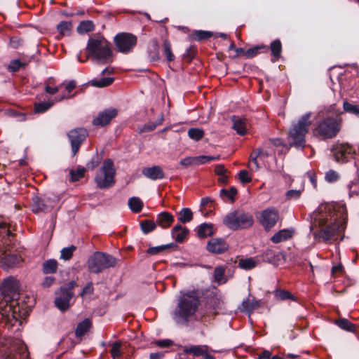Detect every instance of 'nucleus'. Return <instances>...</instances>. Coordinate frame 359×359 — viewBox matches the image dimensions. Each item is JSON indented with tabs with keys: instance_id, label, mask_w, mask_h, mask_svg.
Instances as JSON below:
<instances>
[{
	"instance_id": "393cba45",
	"label": "nucleus",
	"mask_w": 359,
	"mask_h": 359,
	"mask_svg": "<svg viewBox=\"0 0 359 359\" xmlns=\"http://www.w3.org/2000/svg\"><path fill=\"white\" fill-rule=\"evenodd\" d=\"M270 48L273 56L272 62H274L280 58L282 53V44L280 41L279 39L273 41L270 45Z\"/></svg>"
},
{
	"instance_id": "3c124183",
	"label": "nucleus",
	"mask_w": 359,
	"mask_h": 359,
	"mask_svg": "<svg viewBox=\"0 0 359 359\" xmlns=\"http://www.w3.org/2000/svg\"><path fill=\"white\" fill-rule=\"evenodd\" d=\"M302 194L301 190L291 189L286 192L285 196L287 200L297 199Z\"/></svg>"
},
{
	"instance_id": "37998d69",
	"label": "nucleus",
	"mask_w": 359,
	"mask_h": 359,
	"mask_svg": "<svg viewBox=\"0 0 359 359\" xmlns=\"http://www.w3.org/2000/svg\"><path fill=\"white\" fill-rule=\"evenodd\" d=\"M343 109L344 111L347 113L359 116V105L351 104L350 102L345 100L343 103Z\"/></svg>"
},
{
	"instance_id": "423d86ee",
	"label": "nucleus",
	"mask_w": 359,
	"mask_h": 359,
	"mask_svg": "<svg viewBox=\"0 0 359 359\" xmlns=\"http://www.w3.org/2000/svg\"><path fill=\"white\" fill-rule=\"evenodd\" d=\"M116 262V258L112 255L95 252L88 259L87 266L90 273H100L107 269L114 267Z\"/></svg>"
},
{
	"instance_id": "e2e57ef3",
	"label": "nucleus",
	"mask_w": 359,
	"mask_h": 359,
	"mask_svg": "<svg viewBox=\"0 0 359 359\" xmlns=\"http://www.w3.org/2000/svg\"><path fill=\"white\" fill-rule=\"evenodd\" d=\"M180 164L184 167L195 165L194 157H187L180 161Z\"/></svg>"
},
{
	"instance_id": "5701e85b",
	"label": "nucleus",
	"mask_w": 359,
	"mask_h": 359,
	"mask_svg": "<svg viewBox=\"0 0 359 359\" xmlns=\"http://www.w3.org/2000/svg\"><path fill=\"white\" fill-rule=\"evenodd\" d=\"M226 268L223 266H217L213 271V281L217 285H222L228 281V278L225 276Z\"/></svg>"
},
{
	"instance_id": "49530a36",
	"label": "nucleus",
	"mask_w": 359,
	"mask_h": 359,
	"mask_svg": "<svg viewBox=\"0 0 359 359\" xmlns=\"http://www.w3.org/2000/svg\"><path fill=\"white\" fill-rule=\"evenodd\" d=\"M84 168H79L76 170H70L71 180L73 182L79 181L81 178L84 176L85 173Z\"/></svg>"
},
{
	"instance_id": "bf43d9fd",
	"label": "nucleus",
	"mask_w": 359,
	"mask_h": 359,
	"mask_svg": "<svg viewBox=\"0 0 359 359\" xmlns=\"http://www.w3.org/2000/svg\"><path fill=\"white\" fill-rule=\"evenodd\" d=\"M22 65V63L19 60H14L10 62L8 69L11 72H16L20 69Z\"/></svg>"
},
{
	"instance_id": "680f3d73",
	"label": "nucleus",
	"mask_w": 359,
	"mask_h": 359,
	"mask_svg": "<svg viewBox=\"0 0 359 359\" xmlns=\"http://www.w3.org/2000/svg\"><path fill=\"white\" fill-rule=\"evenodd\" d=\"M93 292V283L91 282H90L83 289V291L81 293V296L84 297L86 294H92Z\"/></svg>"
},
{
	"instance_id": "2f4dec72",
	"label": "nucleus",
	"mask_w": 359,
	"mask_h": 359,
	"mask_svg": "<svg viewBox=\"0 0 359 359\" xmlns=\"http://www.w3.org/2000/svg\"><path fill=\"white\" fill-rule=\"evenodd\" d=\"M72 24L69 21H62L57 26V30L62 36H68L71 33Z\"/></svg>"
},
{
	"instance_id": "9d476101",
	"label": "nucleus",
	"mask_w": 359,
	"mask_h": 359,
	"mask_svg": "<svg viewBox=\"0 0 359 359\" xmlns=\"http://www.w3.org/2000/svg\"><path fill=\"white\" fill-rule=\"evenodd\" d=\"M136 36L130 33H119L114 37V43L118 50L122 53H128L137 44Z\"/></svg>"
},
{
	"instance_id": "0eeeda50",
	"label": "nucleus",
	"mask_w": 359,
	"mask_h": 359,
	"mask_svg": "<svg viewBox=\"0 0 359 359\" xmlns=\"http://www.w3.org/2000/svg\"><path fill=\"white\" fill-rule=\"evenodd\" d=\"M343 120L339 115L323 119L316 129V133L323 139H330L337 136L341 128Z\"/></svg>"
},
{
	"instance_id": "a19ab883",
	"label": "nucleus",
	"mask_w": 359,
	"mask_h": 359,
	"mask_svg": "<svg viewBox=\"0 0 359 359\" xmlns=\"http://www.w3.org/2000/svg\"><path fill=\"white\" fill-rule=\"evenodd\" d=\"M140 227L144 233H148L156 229V224L151 220L146 219L140 223Z\"/></svg>"
},
{
	"instance_id": "c9c22d12",
	"label": "nucleus",
	"mask_w": 359,
	"mask_h": 359,
	"mask_svg": "<svg viewBox=\"0 0 359 359\" xmlns=\"http://www.w3.org/2000/svg\"><path fill=\"white\" fill-rule=\"evenodd\" d=\"M275 297L278 300H287V299H291L293 301H296V298L293 296V294L284 290H276L274 292Z\"/></svg>"
},
{
	"instance_id": "4be33fe9",
	"label": "nucleus",
	"mask_w": 359,
	"mask_h": 359,
	"mask_svg": "<svg viewBox=\"0 0 359 359\" xmlns=\"http://www.w3.org/2000/svg\"><path fill=\"white\" fill-rule=\"evenodd\" d=\"M259 306L260 301L248 298L247 299L243 301L241 306H239V309L242 312H246L250 314Z\"/></svg>"
},
{
	"instance_id": "412c9836",
	"label": "nucleus",
	"mask_w": 359,
	"mask_h": 359,
	"mask_svg": "<svg viewBox=\"0 0 359 359\" xmlns=\"http://www.w3.org/2000/svg\"><path fill=\"white\" fill-rule=\"evenodd\" d=\"M188 233L189 230L180 224L175 225L171 231L172 238L177 243L183 242L187 238Z\"/></svg>"
},
{
	"instance_id": "338daca9",
	"label": "nucleus",
	"mask_w": 359,
	"mask_h": 359,
	"mask_svg": "<svg viewBox=\"0 0 359 359\" xmlns=\"http://www.w3.org/2000/svg\"><path fill=\"white\" fill-rule=\"evenodd\" d=\"M255 151L258 155V156L259 158H264L271 155L270 152H269L268 151L264 150L262 148H259V149H256Z\"/></svg>"
},
{
	"instance_id": "e433bc0d",
	"label": "nucleus",
	"mask_w": 359,
	"mask_h": 359,
	"mask_svg": "<svg viewBox=\"0 0 359 359\" xmlns=\"http://www.w3.org/2000/svg\"><path fill=\"white\" fill-rule=\"evenodd\" d=\"M163 50L168 61L171 62L175 60V55L172 52L171 43L167 39H165L163 42Z\"/></svg>"
},
{
	"instance_id": "6e6552de",
	"label": "nucleus",
	"mask_w": 359,
	"mask_h": 359,
	"mask_svg": "<svg viewBox=\"0 0 359 359\" xmlns=\"http://www.w3.org/2000/svg\"><path fill=\"white\" fill-rule=\"evenodd\" d=\"M252 216L247 212L234 211L228 214L223 220V223L232 230L246 229L253 224Z\"/></svg>"
},
{
	"instance_id": "4d7b16f0",
	"label": "nucleus",
	"mask_w": 359,
	"mask_h": 359,
	"mask_svg": "<svg viewBox=\"0 0 359 359\" xmlns=\"http://www.w3.org/2000/svg\"><path fill=\"white\" fill-rule=\"evenodd\" d=\"M238 178L241 182L245 184L252 181V179L248 175V172L245 170H242L238 173Z\"/></svg>"
},
{
	"instance_id": "2eb2a0df",
	"label": "nucleus",
	"mask_w": 359,
	"mask_h": 359,
	"mask_svg": "<svg viewBox=\"0 0 359 359\" xmlns=\"http://www.w3.org/2000/svg\"><path fill=\"white\" fill-rule=\"evenodd\" d=\"M117 115L116 109L109 108L100 112L93 119V123L97 126H104L110 123L111 119Z\"/></svg>"
},
{
	"instance_id": "ddd939ff",
	"label": "nucleus",
	"mask_w": 359,
	"mask_h": 359,
	"mask_svg": "<svg viewBox=\"0 0 359 359\" xmlns=\"http://www.w3.org/2000/svg\"><path fill=\"white\" fill-rule=\"evenodd\" d=\"M335 161L339 163H346L353 158L355 151L351 145L347 143L336 144L331 150Z\"/></svg>"
},
{
	"instance_id": "f8f14e48",
	"label": "nucleus",
	"mask_w": 359,
	"mask_h": 359,
	"mask_svg": "<svg viewBox=\"0 0 359 359\" xmlns=\"http://www.w3.org/2000/svg\"><path fill=\"white\" fill-rule=\"evenodd\" d=\"M32 210L34 212H49L59 203V198L55 196L41 198L34 196L32 199Z\"/></svg>"
},
{
	"instance_id": "0e129e2a",
	"label": "nucleus",
	"mask_w": 359,
	"mask_h": 359,
	"mask_svg": "<svg viewBox=\"0 0 359 359\" xmlns=\"http://www.w3.org/2000/svg\"><path fill=\"white\" fill-rule=\"evenodd\" d=\"M156 345L161 348L169 347L172 344V341L170 339L158 340L155 342Z\"/></svg>"
},
{
	"instance_id": "c85d7f7f",
	"label": "nucleus",
	"mask_w": 359,
	"mask_h": 359,
	"mask_svg": "<svg viewBox=\"0 0 359 359\" xmlns=\"http://www.w3.org/2000/svg\"><path fill=\"white\" fill-rule=\"evenodd\" d=\"M95 29V25L91 20H83L81 21L77 28L76 30L78 33L81 34H84L88 32L93 31Z\"/></svg>"
},
{
	"instance_id": "603ef678",
	"label": "nucleus",
	"mask_w": 359,
	"mask_h": 359,
	"mask_svg": "<svg viewBox=\"0 0 359 359\" xmlns=\"http://www.w3.org/2000/svg\"><path fill=\"white\" fill-rule=\"evenodd\" d=\"M348 189L349 190V195H358L359 194V185L357 181H352L348 184Z\"/></svg>"
},
{
	"instance_id": "864d4df0",
	"label": "nucleus",
	"mask_w": 359,
	"mask_h": 359,
	"mask_svg": "<svg viewBox=\"0 0 359 359\" xmlns=\"http://www.w3.org/2000/svg\"><path fill=\"white\" fill-rule=\"evenodd\" d=\"M168 248V245H166L151 247L147 250V252L151 255H157L159 252H162L163 250L167 249Z\"/></svg>"
},
{
	"instance_id": "dca6fc26",
	"label": "nucleus",
	"mask_w": 359,
	"mask_h": 359,
	"mask_svg": "<svg viewBox=\"0 0 359 359\" xmlns=\"http://www.w3.org/2000/svg\"><path fill=\"white\" fill-rule=\"evenodd\" d=\"M73 297V293L69 292L65 287L60 290V295L55 298V306L61 311H66L69 307V302Z\"/></svg>"
},
{
	"instance_id": "ea45409f",
	"label": "nucleus",
	"mask_w": 359,
	"mask_h": 359,
	"mask_svg": "<svg viewBox=\"0 0 359 359\" xmlns=\"http://www.w3.org/2000/svg\"><path fill=\"white\" fill-rule=\"evenodd\" d=\"M114 81L113 78L107 77V78H102L99 80H92L90 81V84L94 87L97 88H103L106 86H109Z\"/></svg>"
},
{
	"instance_id": "1a4fd4ad",
	"label": "nucleus",
	"mask_w": 359,
	"mask_h": 359,
	"mask_svg": "<svg viewBox=\"0 0 359 359\" xmlns=\"http://www.w3.org/2000/svg\"><path fill=\"white\" fill-rule=\"evenodd\" d=\"M114 174L113 161L110 159L104 160L95 178L97 187L105 189L112 186L114 184Z\"/></svg>"
},
{
	"instance_id": "72a5a7b5",
	"label": "nucleus",
	"mask_w": 359,
	"mask_h": 359,
	"mask_svg": "<svg viewBox=\"0 0 359 359\" xmlns=\"http://www.w3.org/2000/svg\"><path fill=\"white\" fill-rule=\"evenodd\" d=\"M336 325L341 329L348 332H354L355 331V327L354 324L351 323L346 318H341L336 321Z\"/></svg>"
},
{
	"instance_id": "f03ea898",
	"label": "nucleus",
	"mask_w": 359,
	"mask_h": 359,
	"mask_svg": "<svg viewBox=\"0 0 359 359\" xmlns=\"http://www.w3.org/2000/svg\"><path fill=\"white\" fill-rule=\"evenodd\" d=\"M3 299L0 301V316L1 322L11 326L19 323L22 324L26 311L21 309L18 302L19 294L15 282L11 279L5 280L1 287Z\"/></svg>"
},
{
	"instance_id": "a18cd8bd",
	"label": "nucleus",
	"mask_w": 359,
	"mask_h": 359,
	"mask_svg": "<svg viewBox=\"0 0 359 359\" xmlns=\"http://www.w3.org/2000/svg\"><path fill=\"white\" fill-rule=\"evenodd\" d=\"M75 250L76 247L74 245H71L70 247L63 248L61 250L60 258L64 260L70 259Z\"/></svg>"
},
{
	"instance_id": "09e8293b",
	"label": "nucleus",
	"mask_w": 359,
	"mask_h": 359,
	"mask_svg": "<svg viewBox=\"0 0 359 359\" xmlns=\"http://www.w3.org/2000/svg\"><path fill=\"white\" fill-rule=\"evenodd\" d=\"M339 178V175L337 172L334 170H328L325 175V179L327 182L332 183L337 182Z\"/></svg>"
},
{
	"instance_id": "6ab92c4d",
	"label": "nucleus",
	"mask_w": 359,
	"mask_h": 359,
	"mask_svg": "<svg viewBox=\"0 0 359 359\" xmlns=\"http://www.w3.org/2000/svg\"><path fill=\"white\" fill-rule=\"evenodd\" d=\"M174 222L173 215L168 212H162L157 215L156 224L163 229H167Z\"/></svg>"
},
{
	"instance_id": "a878e982",
	"label": "nucleus",
	"mask_w": 359,
	"mask_h": 359,
	"mask_svg": "<svg viewBox=\"0 0 359 359\" xmlns=\"http://www.w3.org/2000/svg\"><path fill=\"white\" fill-rule=\"evenodd\" d=\"M213 233V225L212 224L203 223L198 226V236L200 238L211 236Z\"/></svg>"
},
{
	"instance_id": "7ed1b4c3",
	"label": "nucleus",
	"mask_w": 359,
	"mask_h": 359,
	"mask_svg": "<svg viewBox=\"0 0 359 359\" xmlns=\"http://www.w3.org/2000/svg\"><path fill=\"white\" fill-rule=\"evenodd\" d=\"M201 297L198 290L180 292L177 306L172 313V319L177 324L188 325L198 309Z\"/></svg>"
},
{
	"instance_id": "13d9d810",
	"label": "nucleus",
	"mask_w": 359,
	"mask_h": 359,
	"mask_svg": "<svg viewBox=\"0 0 359 359\" xmlns=\"http://www.w3.org/2000/svg\"><path fill=\"white\" fill-rule=\"evenodd\" d=\"M195 38L197 40H203L210 38L212 36L211 32L206 31H196L195 32Z\"/></svg>"
},
{
	"instance_id": "f704fd0d",
	"label": "nucleus",
	"mask_w": 359,
	"mask_h": 359,
	"mask_svg": "<svg viewBox=\"0 0 359 359\" xmlns=\"http://www.w3.org/2000/svg\"><path fill=\"white\" fill-rule=\"evenodd\" d=\"M238 265L243 269L250 270L256 266L257 262L252 257L241 259Z\"/></svg>"
},
{
	"instance_id": "f257e3e1",
	"label": "nucleus",
	"mask_w": 359,
	"mask_h": 359,
	"mask_svg": "<svg viewBox=\"0 0 359 359\" xmlns=\"http://www.w3.org/2000/svg\"><path fill=\"white\" fill-rule=\"evenodd\" d=\"M347 217V210L344 203L320 205L316 219L318 225L322 226L318 236L324 241H330L346 229Z\"/></svg>"
},
{
	"instance_id": "052dcab7",
	"label": "nucleus",
	"mask_w": 359,
	"mask_h": 359,
	"mask_svg": "<svg viewBox=\"0 0 359 359\" xmlns=\"http://www.w3.org/2000/svg\"><path fill=\"white\" fill-rule=\"evenodd\" d=\"M258 155L255 153V151H253L251 154H250V161L251 162L253 163L254 165V167L253 168H251L252 170H258L259 168V164H258V162H257V158H258Z\"/></svg>"
},
{
	"instance_id": "de8ad7c7",
	"label": "nucleus",
	"mask_w": 359,
	"mask_h": 359,
	"mask_svg": "<svg viewBox=\"0 0 359 359\" xmlns=\"http://www.w3.org/2000/svg\"><path fill=\"white\" fill-rule=\"evenodd\" d=\"M237 194V190L234 187H231L229 191L222 189L220 191L221 197H228L231 201H234L235 196Z\"/></svg>"
},
{
	"instance_id": "bb28decb",
	"label": "nucleus",
	"mask_w": 359,
	"mask_h": 359,
	"mask_svg": "<svg viewBox=\"0 0 359 359\" xmlns=\"http://www.w3.org/2000/svg\"><path fill=\"white\" fill-rule=\"evenodd\" d=\"M91 327V322L89 319L86 318L79 323L75 330V334L77 337H81L87 332Z\"/></svg>"
},
{
	"instance_id": "f3484780",
	"label": "nucleus",
	"mask_w": 359,
	"mask_h": 359,
	"mask_svg": "<svg viewBox=\"0 0 359 359\" xmlns=\"http://www.w3.org/2000/svg\"><path fill=\"white\" fill-rule=\"evenodd\" d=\"M229 248V245L222 238H212L207 244V250L211 253L221 254L226 251Z\"/></svg>"
},
{
	"instance_id": "aec40b11",
	"label": "nucleus",
	"mask_w": 359,
	"mask_h": 359,
	"mask_svg": "<svg viewBox=\"0 0 359 359\" xmlns=\"http://www.w3.org/2000/svg\"><path fill=\"white\" fill-rule=\"evenodd\" d=\"M233 122V129L240 135H244L247 132V121L245 118H242L238 116H233L231 117Z\"/></svg>"
},
{
	"instance_id": "9b49d317",
	"label": "nucleus",
	"mask_w": 359,
	"mask_h": 359,
	"mask_svg": "<svg viewBox=\"0 0 359 359\" xmlns=\"http://www.w3.org/2000/svg\"><path fill=\"white\" fill-rule=\"evenodd\" d=\"M279 219V212L275 208H266L259 213L257 219L259 224L266 229L273 227Z\"/></svg>"
},
{
	"instance_id": "58836bf2",
	"label": "nucleus",
	"mask_w": 359,
	"mask_h": 359,
	"mask_svg": "<svg viewBox=\"0 0 359 359\" xmlns=\"http://www.w3.org/2000/svg\"><path fill=\"white\" fill-rule=\"evenodd\" d=\"M220 156H199L194 157L195 165H202L209 163L212 161L219 160Z\"/></svg>"
},
{
	"instance_id": "69168bd1",
	"label": "nucleus",
	"mask_w": 359,
	"mask_h": 359,
	"mask_svg": "<svg viewBox=\"0 0 359 359\" xmlns=\"http://www.w3.org/2000/svg\"><path fill=\"white\" fill-rule=\"evenodd\" d=\"M215 172L217 175L224 176L226 175L227 170L222 165H217L215 167Z\"/></svg>"
},
{
	"instance_id": "20e7f679",
	"label": "nucleus",
	"mask_w": 359,
	"mask_h": 359,
	"mask_svg": "<svg viewBox=\"0 0 359 359\" xmlns=\"http://www.w3.org/2000/svg\"><path fill=\"white\" fill-rule=\"evenodd\" d=\"M87 57L83 60L80 55H77L79 62H83L89 57L98 64H107L113 60L112 51L109 42L101 34H96L91 35L88 41L86 48Z\"/></svg>"
},
{
	"instance_id": "a211bd4d",
	"label": "nucleus",
	"mask_w": 359,
	"mask_h": 359,
	"mask_svg": "<svg viewBox=\"0 0 359 359\" xmlns=\"http://www.w3.org/2000/svg\"><path fill=\"white\" fill-rule=\"evenodd\" d=\"M142 174L151 180L163 179L164 173L161 167L154 165L150 168H144L142 170Z\"/></svg>"
},
{
	"instance_id": "cd10ccee",
	"label": "nucleus",
	"mask_w": 359,
	"mask_h": 359,
	"mask_svg": "<svg viewBox=\"0 0 359 359\" xmlns=\"http://www.w3.org/2000/svg\"><path fill=\"white\" fill-rule=\"evenodd\" d=\"M18 261V256L9 254L1 259L2 266L4 269H10L17 264Z\"/></svg>"
},
{
	"instance_id": "8fccbe9b",
	"label": "nucleus",
	"mask_w": 359,
	"mask_h": 359,
	"mask_svg": "<svg viewBox=\"0 0 359 359\" xmlns=\"http://www.w3.org/2000/svg\"><path fill=\"white\" fill-rule=\"evenodd\" d=\"M121 344L120 342H115L112 344V348L110 353L114 359H116L121 355Z\"/></svg>"
},
{
	"instance_id": "b1692460",
	"label": "nucleus",
	"mask_w": 359,
	"mask_h": 359,
	"mask_svg": "<svg viewBox=\"0 0 359 359\" xmlns=\"http://www.w3.org/2000/svg\"><path fill=\"white\" fill-rule=\"evenodd\" d=\"M293 231L290 229H282L276 232L271 238V241L273 243H279L287 241L292 236Z\"/></svg>"
},
{
	"instance_id": "6e6d98bb",
	"label": "nucleus",
	"mask_w": 359,
	"mask_h": 359,
	"mask_svg": "<svg viewBox=\"0 0 359 359\" xmlns=\"http://www.w3.org/2000/svg\"><path fill=\"white\" fill-rule=\"evenodd\" d=\"M264 48V46H257V47L248 48V50H245L244 55H245V56H246L248 58L253 57L258 53L259 50H260L261 48Z\"/></svg>"
},
{
	"instance_id": "5fc2aeb1",
	"label": "nucleus",
	"mask_w": 359,
	"mask_h": 359,
	"mask_svg": "<svg viewBox=\"0 0 359 359\" xmlns=\"http://www.w3.org/2000/svg\"><path fill=\"white\" fill-rule=\"evenodd\" d=\"M163 121V117L160 119V121L157 123H149L147 124H145L143 128L140 130L141 133L144 132H148V131H152L154 130L158 125H160Z\"/></svg>"
},
{
	"instance_id": "79ce46f5",
	"label": "nucleus",
	"mask_w": 359,
	"mask_h": 359,
	"mask_svg": "<svg viewBox=\"0 0 359 359\" xmlns=\"http://www.w3.org/2000/svg\"><path fill=\"white\" fill-rule=\"evenodd\" d=\"M205 351V347L202 346H191L190 347L186 348L184 349V352L186 353H192L196 356L203 355Z\"/></svg>"
},
{
	"instance_id": "7c9ffc66",
	"label": "nucleus",
	"mask_w": 359,
	"mask_h": 359,
	"mask_svg": "<svg viewBox=\"0 0 359 359\" xmlns=\"http://www.w3.org/2000/svg\"><path fill=\"white\" fill-rule=\"evenodd\" d=\"M128 205L133 212L138 213L143 208V203L140 198L132 197L128 200Z\"/></svg>"
},
{
	"instance_id": "473e14b6",
	"label": "nucleus",
	"mask_w": 359,
	"mask_h": 359,
	"mask_svg": "<svg viewBox=\"0 0 359 359\" xmlns=\"http://www.w3.org/2000/svg\"><path fill=\"white\" fill-rule=\"evenodd\" d=\"M57 269V262L55 259H48L43 264V271L46 274L53 273Z\"/></svg>"
},
{
	"instance_id": "4c0bfd02",
	"label": "nucleus",
	"mask_w": 359,
	"mask_h": 359,
	"mask_svg": "<svg viewBox=\"0 0 359 359\" xmlns=\"http://www.w3.org/2000/svg\"><path fill=\"white\" fill-rule=\"evenodd\" d=\"M187 134L190 139L195 141H198L203 137L204 131L200 128H192L188 130Z\"/></svg>"
},
{
	"instance_id": "39448f33",
	"label": "nucleus",
	"mask_w": 359,
	"mask_h": 359,
	"mask_svg": "<svg viewBox=\"0 0 359 359\" xmlns=\"http://www.w3.org/2000/svg\"><path fill=\"white\" fill-rule=\"evenodd\" d=\"M311 113L309 112L302 116L296 124H294L289 133L291 146L302 148L305 144V135L311 124L309 121Z\"/></svg>"
},
{
	"instance_id": "c756f323",
	"label": "nucleus",
	"mask_w": 359,
	"mask_h": 359,
	"mask_svg": "<svg viewBox=\"0 0 359 359\" xmlns=\"http://www.w3.org/2000/svg\"><path fill=\"white\" fill-rule=\"evenodd\" d=\"M193 212L189 208H184L178 212V220L182 223H187L192 220Z\"/></svg>"
},
{
	"instance_id": "c03bdc74",
	"label": "nucleus",
	"mask_w": 359,
	"mask_h": 359,
	"mask_svg": "<svg viewBox=\"0 0 359 359\" xmlns=\"http://www.w3.org/2000/svg\"><path fill=\"white\" fill-rule=\"evenodd\" d=\"M54 104L53 101H48L46 102H39L34 105L35 113H43L49 109Z\"/></svg>"
},
{
	"instance_id": "774afa93",
	"label": "nucleus",
	"mask_w": 359,
	"mask_h": 359,
	"mask_svg": "<svg viewBox=\"0 0 359 359\" xmlns=\"http://www.w3.org/2000/svg\"><path fill=\"white\" fill-rule=\"evenodd\" d=\"M76 88V83L74 81H70L65 85V90L69 93Z\"/></svg>"
},
{
	"instance_id": "4468645a",
	"label": "nucleus",
	"mask_w": 359,
	"mask_h": 359,
	"mask_svg": "<svg viewBox=\"0 0 359 359\" xmlns=\"http://www.w3.org/2000/svg\"><path fill=\"white\" fill-rule=\"evenodd\" d=\"M87 136V130L82 128H75L69 131L68 133V137L71 142L73 156L76 154L82 142L84 141Z\"/></svg>"
}]
</instances>
